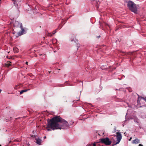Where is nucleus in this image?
<instances>
[{
	"mask_svg": "<svg viewBox=\"0 0 146 146\" xmlns=\"http://www.w3.org/2000/svg\"><path fill=\"white\" fill-rule=\"evenodd\" d=\"M47 127L54 130L55 129H66L69 127V124L67 121L56 115L51 119L47 120Z\"/></svg>",
	"mask_w": 146,
	"mask_h": 146,
	"instance_id": "obj_1",
	"label": "nucleus"
},
{
	"mask_svg": "<svg viewBox=\"0 0 146 146\" xmlns=\"http://www.w3.org/2000/svg\"><path fill=\"white\" fill-rule=\"evenodd\" d=\"M127 6L132 12L136 14L137 13V7L136 4L134 2L131 1H129L128 3Z\"/></svg>",
	"mask_w": 146,
	"mask_h": 146,
	"instance_id": "obj_2",
	"label": "nucleus"
},
{
	"mask_svg": "<svg viewBox=\"0 0 146 146\" xmlns=\"http://www.w3.org/2000/svg\"><path fill=\"white\" fill-rule=\"evenodd\" d=\"M99 142L104 143L106 145H109L111 144V141L108 138L106 137L100 139Z\"/></svg>",
	"mask_w": 146,
	"mask_h": 146,
	"instance_id": "obj_3",
	"label": "nucleus"
},
{
	"mask_svg": "<svg viewBox=\"0 0 146 146\" xmlns=\"http://www.w3.org/2000/svg\"><path fill=\"white\" fill-rule=\"evenodd\" d=\"M116 137H117V142L115 143V145H116L119 143L121 140L122 139V135L120 132H117L116 133Z\"/></svg>",
	"mask_w": 146,
	"mask_h": 146,
	"instance_id": "obj_4",
	"label": "nucleus"
},
{
	"mask_svg": "<svg viewBox=\"0 0 146 146\" xmlns=\"http://www.w3.org/2000/svg\"><path fill=\"white\" fill-rule=\"evenodd\" d=\"M140 143V140L139 139H136L135 140H133L132 143L134 144H137Z\"/></svg>",
	"mask_w": 146,
	"mask_h": 146,
	"instance_id": "obj_5",
	"label": "nucleus"
},
{
	"mask_svg": "<svg viewBox=\"0 0 146 146\" xmlns=\"http://www.w3.org/2000/svg\"><path fill=\"white\" fill-rule=\"evenodd\" d=\"M138 100H137V102L138 103L139 102V100L140 99L141 100V99H142L144 100L146 102V97L144 98L143 97H139L138 95Z\"/></svg>",
	"mask_w": 146,
	"mask_h": 146,
	"instance_id": "obj_6",
	"label": "nucleus"
},
{
	"mask_svg": "<svg viewBox=\"0 0 146 146\" xmlns=\"http://www.w3.org/2000/svg\"><path fill=\"white\" fill-rule=\"evenodd\" d=\"M36 142L39 145L41 144V140L40 139H36Z\"/></svg>",
	"mask_w": 146,
	"mask_h": 146,
	"instance_id": "obj_7",
	"label": "nucleus"
},
{
	"mask_svg": "<svg viewBox=\"0 0 146 146\" xmlns=\"http://www.w3.org/2000/svg\"><path fill=\"white\" fill-rule=\"evenodd\" d=\"M30 90L29 89L22 90L20 92V94H21L23 93L24 92H26L28 91V90Z\"/></svg>",
	"mask_w": 146,
	"mask_h": 146,
	"instance_id": "obj_8",
	"label": "nucleus"
},
{
	"mask_svg": "<svg viewBox=\"0 0 146 146\" xmlns=\"http://www.w3.org/2000/svg\"><path fill=\"white\" fill-rule=\"evenodd\" d=\"M11 62L10 61L7 62V63L6 64V66L7 67L9 66H10L11 65Z\"/></svg>",
	"mask_w": 146,
	"mask_h": 146,
	"instance_id": "obj_9",
	"label": "nucleus"
},
{
	"mask_svg": "<svg viewBox=\"0 0 146 146\" xmlns=\"http://www.w3.org/2000/svg\"><path fill=\"white\" fill-rule=\"evenodd\" d=\"M14 51L16 52H18L19 50L16 47H14L13 48Z\"/></svg>",
	"mask_w": 146,
	"mask_h": 146,
	"instance_id": "obj_10",
	"label": "nucleus"
},
{
	"mask_svg": "<svg viewBox=\"0 0 146 146\" xmlns=\"http://www.w3.org/2000/svg\"><path fill=\"white\" fill-rule=\"evenodd\" d=\"M20 27L21 28V30H22V33H23L24 31V29L23 28V27L22 26V25L21 24L20 25Z\"/></svg>",
	"mask_w": 146,
	"mask_h": 146,
	"instance_id": "obj_11",
	"label": "nucleus"
},
{
	"mask_svg": "<svg viewBox=\"0 0 146 146\" xmlns=\"http://www.w3.org/2000/svg\"><path fill=\"white\" fill-rule=\"evenodd\" d=\"M103 25H104L105 26H106V25H107L108 26L109 28L110 27V26H109V25H108L106 23H103Z\"/></svg>",
	"mask_w": 146,
	"mask_h": 146,
	"instance_id": "obj_12",
	"label": "nucleus"
},
{
	"mask_svg": "<svg viewBox=\"0 0 146 146\" xmlns=\"http://www.w3.org/2000/svg\"><path fill=\"white\" fill-rule=\"evenodd\" d=\"M46 128L47 129V130L48 131H51V129H50V128L48 127L47 126V127H46Z\"/></svg>",
	"mask_w": 146,
	"mask_h": 146,
	"instance_id": "obj_13",
	"label": "nucleus"
},
{
	"mask_svg": "<svg viewBox=\"0 0 146 146\" xmlns=\"http://www.w3.org/2000/svg\"><path fill=\"white\" fill-rule=\"evenodd\" d=\"M96 143L98 144V143L97 142H94L92 146H96V145H97Z\"/></svg>",
	"mask_w": 146,
	"mask_h": 146,
	"instance_id": "obj_14",
	"label": "nucleus"
},
{
	"mask_svg": "<svg viewBox=\"0 0 146 146\" xmlns=\"http://www.w3.org/2000/svg\"><path fill=\"white\" fill-rule=\"evenodd\" d=\"M125 54L124 55H127L128 54H129L130 53H125V52H124Z\"/></svg>",
	"mask_w": 146,
	"mask_h": 146,
	"instance_id": "obj_15",
	"label": "nucleus"
},
{
	"mask_svg": "<svg viewBox=\"0 0 146 146\" xmlns=\"http://www.w3.org/2000/svg\"><path fill=\"white\" fill-rule=\"evenodd\" d=\"M56 33V30H55L52 33V34L54 35V34H55V33Z\"/></svg>",
	"mask_w": 146,
	"mask_h": 146,
	"instance_id": "obj_16",
	"label": "nucleus"
},
{
	"mask_svg": "<svg viewBox=\"0 0 146 146\" xmlns=\"http://www.w3.org/2000/svg\"><path fill=\"white\" fill-rule=\"evenodd\" d=\"M7 57L9 59H10L11 58V57H9L8 56H7Z\"/></svg>",
	"mask_w": 146,
	"mask_h": 146,
	"instance_id": "obj_17",
	"label": "nucleus"
},
{
	"mask_svg": "<svg viewBox=\"0 0 146 146\" xmlns=\"http://www.w3.org/2000/svg\"><path fill=\"white\" fill-rule=\"evenodd\" d=\"M139 146H143L142 144H140L139 145Z\"/></svg>",
	"mask_w": 146,
	"mask_h": 146,
	"instance_id": "obj_18",
	"label": "nucleus"
},
{
	"mask_svg": "<svg viewBox=\"0 0 146 146\" xmlns=\"http://www.w3.org/2000/svg\"><path fill=\"white\" fill-rule=\"evenodd\" d=\"M98 143V144L96 143L97 145H96V146H99V144L98 143V142H97Z\"/></svg>",
	"mask_w": 146,
	"mask_h": 146,
	"instance_id": "obj_19",
	"label": "nucleus"
},
{
	"mask_svg": "<svg viewBox=\"0 0 146 146\" xmlns=\"http://www.w3.org/2000/svg\"><path fill=\"white\" fill-rule=\"evenodd\" d=\"M97 37L98 38H100V36L99 35V36H97Z\"/></svg>",
	"mask_w": 146,
	"mask_h": 146,
	"instance_id": "obj_20",
	"label": "nucleus"
},
{
	"mask_svg": "<svg viewBox=\"0 0 146 146\" xmlns=\"http://www.w3.org/2000/svg\"><path fill=\"white\" fill-rule=\"evenodd\" d=\"M28 62H25V64H26L27 65H28Z\"/></svg>",
	"mask_w": 146,
	"mask_h": 146,
	"instance_id": "obj_21",
	"label": "nucleus"
},
{
	"mask_svg": "<svg viewBox=\"0 0 146 146\" xmlns=\"http://www.w3.org/2000/svg\"><path fill=\"white\" fill-rule=\"evenodd\" d=\"M1 90L0 89V93H1Z\"/></svg>",
	"mask_w": 146,
	"mask_h": 146,
	"instance_id": "obj_22",
	"label": "nucleus"
},
{
	"mask_svg": "<svg viewBox=\"0 0 146 146\" xmlns=\"http://www.w3.org/2000/svg\"><path fill=\"white\" fill-rule=\"evenodd\" d=\"M131 138H130V139H129V140H130V141L131 140Z\"/></svg>",
	"mask_w": 146,
	"mask_h": 146,
	"instance_id": "obj_23",
	"label": "nucleus"
},
{
	"mask_svg": "<svg viewBox=\"0 0 146 146\" xmlns=\"http://www.w3.org/2000/svg\"><path fill=\"white\" fill-rule=\"evenodd\" d=\"M49 36H52V35H49Z\"/></svg>",
	"mask_w": 146,
	"mask_h": 146,
	"instance_id": "obj_24",
	"label": "nucleus"
},
{
	"mask_svg": "<svg viewBox=\"0 0 146 146\" xmlns=\"http://www.w3.org/2000/svg\"><path fill=\"white\" fill-rule=\"evenodd\" d=\"M0 146H1V145H0Z\"/></svg>",
	"mask_w": 146,
	"mask_h": 146,
	"instance_id": "obj_25",
	"label": "nucleus"
},
{
	"mask_svg": "<svg viewBox=\"0 0 146 146\" xmlns=\"http://www.w3.org/2000/svg\"><path fill=\"white\" fill-rule=\"evenodd\" d=\"M1 1V0H0V1Z\"/></svg>",
	"mask_w": 146,
	"mask_h": 146,
	"instance_id": "obj_26",
	"label": "nucleus"
}]
</instances>
